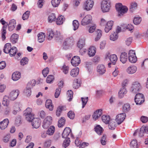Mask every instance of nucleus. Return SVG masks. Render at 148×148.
<instances>
[{"label": "nucleus", "mask_w": 148, "mask_h": 148, "mask_svg": "<svg viewBox=\"0 0 148 148\" xmlns=\"http://www.w3.org/2000/svg\"><path fill=\"white\" fill-rule=\"evenodd\" d=\"M137 4L135 2H132L130 4V11L132 12L134 10L137 8Z\"/></svg>", "instance_id": "nucleus-50"}, {"label": "nucleus", "mask_w": 148, "mask_h": 148, "mask_svg": "<svg viewBox=\"0 0 148 148\" xmlns=\"http://www.w3.org/2000/svg\"><path fill=\"white\" fill-rule=\"evenodd\" d=\"M61 0H52L51 2L52 6L54 7H56L59 5Z\"/></svg>", "instance_id": "nucleus-49"}, {"label": "nucleus", "mask_w": 148, "mask_h": 148, "mask_svg": "<svg viewBox=\"0 0 148 148\" xmlns=\"http://www.w3.org/2000/svg\"><path fill=\"white\" fill-rule=\"evenodd\" d=\"M9 97L5 95L3 97L2 104L4 106H8L10 105V101L9 100Z\"/></svg>", "instance_id": "nucleus-31"}, {"label": "nucleus", "mask_w": 148, "mask_h": 148, "mask_svg": "<svg viewBox=\"0 0 148 148\" xmlns=\"http://www.w3.org/2000/svg\"><path fill=\"white\" fill-rule=\"evenodd\" d=\"M0 23L3 25H4L5 24L7 25H3L2 27L1 31V38L3 40H4L5 38V34H6V29L8 25V23L6 22L4 20L3 18H2L0 20Z\"/></svg>", "instance_id": "nucleus-5"}, {"label": "nucleus", "mask_w": 148, "mask_h": 148, "mask_svg": "<svg viewBox=\"0 0 148 148\" xmlns=\"http://www.w3.org/2000/svg\"><path fill=\"white\" fill-rule=\"evenodd\" d=\"M96 132L99 135H101L103 131V129L100 125H98L94 128Z\"/></svg>", "instance_id": "nucleus-37"}, {"label": "nucleus", "mask_w": 148, "mask_h": 148, "mask_svg": "<svg viewBox=\"0 0 148 148\" xmlns=\"http://www.w3.org/2000/svg\"><path fill=\"white\" fill-rule=\"evenodd\" d=\"M56 20L55 14L54 13H52L49 15L48 17V20L49 22L51 23L54 22Z\"/></svg>", "instance_id": "nucleus-36"}, {"label": "nucleus", "mask_w": 148, "mask_h": 148, "mask_svg": "<svg viewBox=\"0 0 148 148\" xmlns=\"http://www.w3.org/2000/svg\"><path fill=\"white\" fill-rule=\"evenodd\" d=\"M102 121L106 124L109 123L110 120V117L109 116L103 115L101 117Z\"/></svg>", "instance_id": "nucleus-39"}, {"label": "nucleus", "mask_w": 148, "mask_h": 148, "mask_svg": "<svg viewBox=\"0 0 148 148\" xmlns=\"http://www.w3.org/2000/svg\"><path fill=\"white\" fill-rule=\"evenodd\" d=\"M95 33L96 36L95 38V40L97 41L101 38L102 34V32L101 30L98 29L97 31H95Z\"/></svg>", "instance_id": "nucleus-41"}, {"label": "nucleus", "mask_w": 148, "mask_h": 148, "mask_svg": "<svg viewBox=\"0 0 148 148\" xmlns=\"http://www.w3.org/2000/svg\"><path fill=\"white\" fill-rule=\"evenodd\" d=\"M65 20V18L63 16L61 15L58 16L56 19V23L58 25L62 24Z\"/></svg>", "instance_id": "nucleus-35"}, {"label": "nucleus", "mask_w": 148, "mask_h": 148, "mask_svg": "<svg viewBox=\"0 0 148 148\" xmlns=\"http://www.w3.org/2000/svg\"><path fill=\"white\" fill-rule=\"evenodd\" d=\"M52 121V117L51 116H47L44 120L42 127L45 129L47 128L51 124Z\"/></svg>", "instance_id": "nucleus-9"}, {"label": "nucleus", "mask_w": 148, "mask_h": 148, "mask_svg": "<svg viewBox=\"0 0 148 148\" xmlns=\"http://www.w3.org/2000/svg\"><path fill=\"white\" fill-rule=\"evenodd\" d=\"M62 70L64 74H66L68 73L69 67L66 65L64 64L62 66Z\"/></svg>", "instance_id": "nucleus-61"}, {"label": "nucleus", "mask_w": 148, "mask_h": 148, "mask_svg": "<svg viewBox=\"0 0 148 148\" xmlns=\"http://www.w3.org/2000/svg\"><path fill=\"white\" fill-rule=\"evenodd\" d=\"M45 107L46 108L48 109L50 111H52L53 110L54 106L52 103L51 100L47 99L45 103Z\"/></svg>", "instance_id": "nucleus-20"}, {"label": "nucleus", "mask_w": 148, "mask_h": 148, "mask_svg": "<svg viewBox=\"0 0 148 148\" xmlns=\"http://www.w3.org/2000/svg\"><path fill=\"white\" fill-rule=\"evenodd\" d=\"M130 148H138L137 141L136 140H133L130 142Z\"/></svg>", "instance_id": "nucleus-42"}, {"label": "nucleus", "mask_w": 148, "mask_h": 148, "mask_svg": "<svg viewBox=\"0 0 148 148\" xmlns=\"http://www.w3.org/2000/svg\"><path fill=\"white\" fill-rule=\"evenodd\" d=\"M134 100L136 105H140L144 102L145 101L143 95L140 93L136 94Z\"/></svg>", "instance_id": "nucleus-8"}, {"label": "nucleus", "mask_w": 148, "mask_h": 148, "mask_svg": "<svg viewBox=\"0 0 148 148\" xmlns=\"http://www.w3.org/2000/svg\"><path fill=\"white\" fill-rule=\"evenodd\" d=\"M82 108L84 107L88 101V97H82Z\"/></svg>", "instance_id": "nucleus-51"}, {"label": "nucleus", "mask_w": 148, "mask_h": 148, "mask_svg": "<svg viewBox=\"0 0 148 148\" xmlns=\"http://www.w3.org/2000/svg\"><path fill=\"white\" fill-rule=\"evenodd\" d=\"M92 21V16L90 15H87L82 19L81 24L83 25H86L90 23Z\"/></svg>", "instance_id": "nucleus-10"}, {"label": "nucleus", "mask_w": 148, "mask_h": 148, "mask_svg": "<svg viewBox=\"0 0 148 148\" xmlns=\"http://www.w3.org/2000/svg\"><path fill=\"white\" fill-rule=\"evenodd\" d=\"M11 48V45L10 43H7L6 44L4 47L3 49V51L5 53H8L10 52V50Z\"/></svg>", "instance_id": "nucleus-32"}, {"label": "nucleus", "mask_w": 148, "mask_h": 148, "mask_svg": "<svg viewBox=\"0 0 148 148\" xmlns=\"http://www.w3.org/2000/svg\"><path fill=\"white\" fill-rule=\"evenodd\" d=\"M30 12L29 11H26L24 13L22 16V19L23 20L27 19L29 17Z\"/></svg>", "instance_id": "nucleus-54"}, {"label": "nucleus", "mask_w": 148, "mask_h": 148, "mask_svg": "<svg viewBox=\"0 0 148 148\" xmlns=\"http://www.w3.org/2000/svg\"><path fill=\"white\" fill-rule=\"evenodd\" d=\"M97 72L100 74H103L106 71V68L102 64L99 65L97 68Z\"/></svg>", "instance_id": "nucleus-18"}, {"label": "nucleus", "mask_w": 148, "mask_h": 148, "mask_svg": "<svg viewBox=\"0 0 148 148\" xmlns=\"http://www.w3.org/2000/svg\"><path fill=\"white\" fill-rule=\"evenodd\" d=\"M73 29L74 30H76L78 28L79 26V23L77 20H74L73 22Z\"/></svg>", "instance_id": "nucleus-47"}, {"label": "nucleus", "mask_w": 148, "mask_h": 148, "mask_svg": "<svg viewBox=\"0 0 148 148\" xmlns=\"http://www.w3.org/2000/svg\"><path fill=\"white\" fill-rule=\"evenodd\" d=\"M120 60L122 63H125L127 60V54L125 52L121 53L120 56Z\"/></svg>", "instance_id": "nucleus-24"}, {"label": "nucleus", "mask_w": 148, "mask_h": 148, "mask_svg": "<svg viewBox=\"0 0 148 148\" xmlns=\"http://www.w3.org/2000/svg\"><path fill=\"white\" fill-rule=\"evenodd\" d=\"M111 7V2L110 0H103L101 2V8L103 12H108Z\"/></svg>", "instance_id": "nucleus-2"}, {"label": "nucleus", "mask_w": 148, "mask_h": 148, "mask_svg": "<svg viewBox=\"0 0 148 148\" xmlns=\"http://www.w3.org/2000/svg\"><path fill=\"white\" fill-rule=\"evenodd\" d=\"M54 38L56 40L60 39L62 38V36L61 35L60 32L58 31H56L54 34Z\"/></svg>", "instance_id": "nucleus-60"}, {"label": "nucleus", "mask_w": 148, "mask_h": 148, "mask_svg": "<svg viewBox=\"0 0 148 148\" xmlns=\"http://www.w3.org/2000/svg\"><path fill=\"white\" fill-rule=\"evenodd\" d=\"M21 77V73L16 72L13 73L12 75V79L13 80L16 81L19 79Z\"/></svg>", "instance_id": "nucleus-33"}, {"label": "nucleus", "mask_w": 148, "mask_h": 148, "mask_svg": "<svg viewBox=\"0 0 148 148\" xmlns=\"http://www.w3.org/2000/svg\"><path fill=\"white\" fill-rule=\"evenodd\" d=\"M18 38V35L17 34H14L11 36L10 39L12 43L14 44L17 42Z\"/></svg>", "instance_id": "nucleus-40"}, {"label": "nucleus", "mask_w": 148, "mask_h": 148, "mask_svg": "<svg viewBox=\"0 0 148 148\" xmlns=\"http://www.w3.org/2000/svg\"><path fill=\"white\" fill-rule=\"evenodd\" d=\"M28 60L26 57L23 58L20 61V63L21 65L24 66L27 64Z\"/></svg>", "instance_id": "nucleus-53"}, {"label": "nucleus", "mask_w": 148, "mask_h": 148, "mask_svg": "<svg viewBox=\"0 0 148 148\" xmlns=\"http://www.w3.org/2000/svg\"><path fill=\"white\" fill-rule=\"evenodd\" d=\"M45 35L43 32H40L38 35V41L39 42H42L45 40Z\"/></svg>", "instance_id": "nucleus-26"}, {"label": "nucleus", "mask_w": 148, "mask_h": 148, "mask_svg": "<svg viewBox=\"0 0 148 148\" xmlns=\"http://www.w3.org/2000/svg\"><path fill=\"white\" fill-rule=\"evenodd\" d=\"M47 38L48 40H51L52 39L53 37H54V33L53 31L51 30L48 32L47 33Z\"/></svg>", "instance_id": "nucleus-46"}, {"label": "nucleus", "mask_w": 148, "mask_h": 148, "mask_svg": "<svg viewBox=\"0 0 148 148\" xmlns=\"http://www.w3.org/2000/svg\"><path fill=\"white\" fill-rule=\"evenodd\" d=\"M109 58L110 61L114 65L116 64L118 59L116 55L114 54L110 55L109 57Z\"/></svg>", "instance_id": "nucleus-38"}, {"label": "nucleus", "mask_w": 148, "mask_h": 148, "mask_svg": "<svg viewBox=\"0 0 148 148\" xmlns=\"http://www.w3.org/2000/svg\"><path fill=\"white\" fill-rule=\"evenodd\" d=\"M65 120L64 118L61 117L58 121V126L59 127H62L65 123Z\"/></svg>", "instance_id": "nucleus-45"}, {"label": "nucleus", "mask_w": 148, "mask_h": 148, "mask_svg": "<svg viewBox=\"0 0 148 148\" xmlns=\"http://www.w3.org/2000/svg\"><path fill=\"white\" fill-rule=\"evenodd\" d=\"M70 142L69 138H66L63 143V145L65 148L68 147L69 145Z\"/></svg>", "instance_id": "nucleus-55"}, {"label": "nucleus", "mask_w": 148, "mask_h": 148, "mask_svg": "<svg viewBox=\"0 0 148 148\" xmlns=\"http://www.w3.org/2000/svg\"><path fill=\"white\" fill-rule=\"evenodd\" d=\"M94 2L92 0H87L84 4V9L87 11L91 10L93 6Z\"/></svg>", "instance_id": "nucleus-11"}, {"label": "nucleus", "mask_w": 148, "mask_h": 148, "mask_svg": "<svg viewBox=\"0 0 148 148\" xmlns=\"http://www.w3.org/2000/svg\"><path fill=\"white\" fill-rule=\"evenodd\" d=\"M10 55V56L12 57L14 56L16 53L17 52V48L14 47H12L10 50L9 51Z\"/></svg>", "instance_id": "nucleus-44"}, {"label": "nucleus", "mask_w": 148, "mask_h": 148, "mask_svg": "<svg viewBox=\"0 0 148 148\" xmlns=\"http://www.w3.org/2000/svg\"><path fill=\"white\" fill-rule=\"evenodd\" d=\"M9 123V120L8 119H4L0 122V128L1 130H4L7 127Z\"/></svg>", "instance_id": "nucleus-17"}, {"label": "nucleus", "mask_w": 148, "mask_h": 148, "mask_svg": "<svg viewBox=\"0 0 148 148\" xmlns=\"http://www.w3.org/2000/svg\"><path fill=\"white\" fill-rule=\"evenodd\" d=\"M19 94V91L18 90H13L9 94V98L11 100H14L17 98Z\"/></svg>", "instance_id": "nucleus-13"}, {"label": "nucleus", "mask_w": 148, "mask_h": 148, "mask_svg": "<svg viewBox=\"0 0 148 148\" xmlns=\"http://www.w3.org/2000/svg\"><path fill=\"white\" fill-rule=\"evenodd\" d=\"M23 115L26 120L29 122L32 121L34 116V114L32 112V109L29 107L24 111Z\"/></svg>", "instance_id": "nucleus-3"}, {"label": "nucleus", "mask_w": 148, "mask_h": 148, "mask_svg": "<svg viewBox=\"0 0 148 148\" xmlns=\"http://www.w3.org/2000/svg\"><path fill=\"white\" fill-rule=\"evenodd\" d=\"M67 95L68 96V97L69 98V99H68L69 101H71L73 97V92L71 90H68L67 92Z\"/></svg>", "instance_id": "nucleus-56"}, {"label": "nucleus", "mask_w": 148, "mask_h": 148, "mask_svg": "<svg viewBox=\"0 0 148 148\" xmlns=\"http://www.w3.org/2000/svg\"><path fill=\"white\" fill-rule=\"evenodd\" d=\"M145 128L142 127L140 130H136L134 133V135L135 136L138 134L140 136H143L144 135V134L145 133Z\"/></svg>", "instance_id": "nucleus-27"}, {"label": "nucleus", "mask_w": 148, "mask_h": 148, "mask_svg": "<svg viewBox=\"0 0 148 148\" xmlns=\"http://www.w3.org/2000/svg\"><path fill=\"white\" fill-rule=\"evenodd\" d=\"M54 80L53 76L52 75H49L47 78L46 82L48 83H51Z\"/></svg>", "instance_id": "nucleus-52"}, {"label": "nucleus", "mask_w": 148, "mask_h": 148, "mask_svg": "<svg viewBox=\"0 0 148 148\" xmlns=\"http://www.w3.org/2000/svg\"><path fill=\"white\" fill-rule=\"evenodd\" d=\"M49 72V69L48 67L45 68L42 71V73L44 77H46Z\"/></svg>", "instance_id": "nucleus-59"}, {"label": "nucleus", "mask_w": 148, "mask_h": 148, "mask_svg": "<svg viewBox=\"0 0 148 148\" xmlns=\"http://www.w3.org/2000/svg\"><path fill=\"white\" fill-rule=\"evenodd\" d=\"M106 135H103L101 140V142L102 145H104L106 144Z\"/></svg>", "instance_id": "nucleus-64"}, {"label": "nucleus", "mask_w": 148, "mask_h": 148, "mask_svg": "<svg viewBox=\"0 0 148 148\" xmlns=\"http://www.w3.org/2000/svg\"><path fill=\"white\" fill-rule=\"evenodd\" d=\"M127 90L125 87H122L121 88L119 92V97L120 98H123L127 93Z\"/></svg>", "instance_id": "nucleus-28"}, {"label": "nucleus", "mask_w": 148, "mask_h": 148, "mask_svg": "<svg viewBox=\"0 0 148 148\" xmlns=\"http://www.w3.org/2000/svg\"><path fill=\"white\" fill-rule=\"evenodd\" d=\"M80 85V83H78L77 80L74 81L73 82V87L75 89L78 88Z\"/></svg>", "instance_id": "nucleus-63"}, {"label": "nucleus", "mask_w": 148, "mask_h": 148, "mask_svg": "<svg viewBox=\"0 0 148 148\" xmlns=\"http://www.w3.org/2000/svg\"><path fill=\"white\" fill-rule=\"evenodd\" d=\"M128 59L129 61L132 63H135L137 61L135 51L130 50L129 51Z\"/></svg>", "instance_id": "nucleus-7"}, {"label": "nucleus", "mask_w": 148, "mask_h": 148, "mask_svg": "<svg viewBox=\"0 0 148 148\" xmlns=\"http://www.w3.org/2000/svg\"><path fill=\"white\" fill-rule=\"evenodd\" d=\"M35 84L36 81L34 79H33L28 82L27 85V86L26 87V89L24 91V93L27 96H29L31 95L32 92L31 87H32L33 86H34Z\"/></svg>", "instance_id": "nucleus-4"}, {"label": "nucleus", "mask_w": 148, "mask_h": 148, "mask_svg": "<svg viewBox=\"0 0 148 148\" xmlns=\"http://www.w3.org/2000/svg\"><path fill=\"white\" fill-rule=\"evenodd\" d=\"M85 45V40L83 39H81L78 41L77 45L78 47L79 48V52L81 53H85V51L84 50L82 49L84 45Z\"/></svg>", "instance_id": "nucleus-14"}, {"label": "nucleus", "mask_w": 148, "mask_h": 148, "mask_svg": "<svg viewBox=\"0 0 148 148\" xmlns=\"http://www.w3.org/2000/svg\"><path fill=\"white\" fill-rule=\"evenodd\" d=\"M71 131V130L69 127L65 128L62 133V137L64 138H67V137L70 134Z\"/></svg>", "instance_id": "nucleus-23"}, {"label": "nucleus", "mask_w": 148, "mask_h": 148, "mask_svg": "<svg viewBox=\"0 0 148 148\" xmlns=\"http://www.w3.org/2000/svg\"><path fill=\"white\" fill-rule=\"evenodd\" d=\"M66 110V106H60L58 107L57 109L56 112V115L58 116H60V114L62 111Z\"/></svg>", "instance_id": "nucleus-34"}, {"label": "nucleus", "mask_w": 148, "mask_h": 148, "mask_svg": "<svg viewBox=\"0 0 148 148\" xmlns=\"http://www.w3.org/2000/svg\"><path fill=\"white\" fill-rule=\"evenodd\" d=\"M68 116L71 119H73L75 116V114L74 112L72 111H70L68 113Z\"/></svg>", "instance_id": "nucleus-62"}, {"label": "nucleus", "mask_w": 148, "mask_h": 148, "mask_svg": "<svg viewBox=\"0 0 148 148\" xmlns=\"http://www.w3.org/2000/svg\"><path fill=\"white\" fill-rule=\"evenodd\" d=\"M32 124L33 127L34 128L37 129L38 128L40 125L41 120L38 118H33L32 120Z\"/></svg>", "instance_id": "nucleus-12"}, {"label": "nucleus", "mask_w": 148, "mask_h": 148, "mask_svg": "<svg viewBox=\"0 0 148 148\" xmlns=\"http://www.w3.org/2000/svg\"><path fill=\"white\" fill-rule=\"evenodd\" d=\"M55 131V128L53 126H51L48 129L47 131V134L49 135H52Z\"/></svg>", "instance_id": "nucleus-43"}, {"label": "nucleus", "mask_w": 148, "mask_h": 148, "mask_svg": "<svg viewBox=\"0 0 148 148\" xmlns=\"http://www.w3.org/2000/svg\"><path fill=\"white\" fill-rule=\"evenodd\" d=\"M80 59L78 56H74L72 58L71 61L72 64L74 66H77L80 62Z\"/></svg>", "instance_id": "nucleus-15"}, {"label": "nucleus", "mask_w": 148, "mask_h": 148, "mask_svg": "<svg viewBox=\"0 0 148 148\" xmlns=\"http://www.w3.org/2000/svg\"><path fill=\"white\" fill-rule=\"evenodd\" d=\"M113 23V21H108L107 23L105 28V31L106 32L108 33L112 29Z\"/></svg>", "instance_id": "nucleus-21"}, {"label": "nucleus", "mask_w": 148, "mask_h": 148, "mask_svg": "<svg viewBox=\"0 0 148 148\" xmlns=\"http://www.w3.org/2000/svg\"><path fill=\"white\" fill-rule=\"evenodd\" d=\"M96 52V48L94 47H90L88 50V54L90 57L94 56Z\"/></svg>", "instance_id": "nucleus-29"}, {"label": "nucleus", "mask_w": 148, "mask_h": 148, "mask_svg": "<svg viewBox=\"0 0 148 148\" xmlns=\"http://www.w3.org/2000/svg\"><path fill=\"white\" fill-rule=\"evenodd\" d=\"M79 69L78 67L72 69L70 72V75L73 77H76L78 74Z\"/></svg>", "instance_id": "nucleus-25"}, {"label": "nucleus", "mask_w": 148, "mask_h": 148, "mask_svg": "<svg viewBox=\"0 0 148 148\" xmlns=\"http://www.w3.org/2000/svg\"><path fill=\"white\" fill-rule=\"evenodd\" d=\"M16 23V21L14 19H12L10 21L8 25V28L9 31H11L14 28Z\"/></svg>", "instance_id": "nucleus-22"}, {"label": "nucleus", "mask_w": 148, "mask_h": 148, "mask_svg": "<svg viewBox=\"0 0 148 148\" xmlns=\"http://www.w3.org/2000/svg\"><path fill=\"white\" fill-rule=\"evenodd\" d=\"M130 105L129 104L126 103L124 104L123 106V110L124 112H128L130 109Z\"/></svg>", "instance_id": "nucleus-58"}, {"label": "nucleus", "mask_w": 148, "mask_h": 148, "mask_svg": "<svg viewBox=\"0 0 148 148\" xmlns=\"http://www.w3.org/2000/svg\"><path fill=\"white\" fill-rule=\"evenodd\" d=\"M102 110L100 109L96 111L93 115V117L95 120H96L100 117L102 114Z\"/></svg>", "instance_id": "nucleus-30"}, {"label": "nucleus", "mask_w": 148, "mask_h": 148, "mask_svg": "<svg viewBox=\"0 0 148 148\" xmlns=\"http://www.w3.org/2000/svg\"><path fill=\"white\" fill-rule=\"evenodd\" d=\"M141 86L140 84L138 82H133L131 87V90L133 93H137L141 89Z\"/></svg>", "instance_id": "nucleus-6"}, {"label": "nucleus", "mask_w": 148, "mask_h": 148, "mask_svg": "<svg viewBox=\"0 0 148 148\" xmlns=\"http://www.w3.org/2000/svg\"><path fill=\"white\" fill-rule=\"evenodd\" d=\"M141 21V18L140 17H135L134 20L133 22L136 25H137L140 23Z\"/></svg>", "instance_id": "nucleus-57"}, {"label": "nucleus", "mask_w": 148, "mask_h": 148, "mask_svg": "<svg viewBox=\"0 0 148 148\" xmlns=\"http://www.w3.org/2000/svg\"><path fill=\"white\" fill-rule=\"evenodd\" d=\"M118 36L117 32H114L110 36V39L112 41L116 40L118 38Z\"/></svg>", "instance_id": "nucleus-48"}, {"label": "nucleus", "mask_w": 148, "mask_h": 148, "mask_svg": "<svg viewBox=\"0 0 148 148\" xmlns=\"http://www.w3.org/2000/svg\"><path fill=\"white\" fill-rule=\"evenodd\" d=\"M125 113H121L118 115L116 117V120L118 124H121L125 118Z\"/></svg>", "instance_id": "nucleus-16"}, {"label": "nucleus", "mask_w": 148, "mask_h": 148, "mask_svg": "<svg viewBox=\"0 0 148 148\" xmlns=\"http://www.w3.org/2000/svg\"><path fill=\"white\" fill-rule=\"evenodd\" d=\"M115 7L119 16L123 15L126 13L128 10V9L126 6L123 5L122 4L120 3H116L115 5Z\"/></svg>", "instance_id": "nucleus-1"}, {"label": "nucleus", "mask_w": 148, "mask_h": 148, "mask_svg": "<svg viewBox=\"0 0 148 148\" xmlns=\"http://www.w3.org/2000/svg\"><path fill=\"white\" fill-rule=\"evenodd\" d=\"M137 70V67L134 65L129 67L126 69V71L129 74H132L136 73Z\"/></svg>", "instance_id": "nucleus-19"}]
</instances>
